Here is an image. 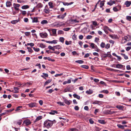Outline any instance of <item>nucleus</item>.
Instances as JSON below:
<instances>
[{
  "label": "nucleus",
  "instance_id": "774afa93",
  "mask_svg": "<svg viewBox=\"0 0 131 131\" xmlns=\"http://www.w3.org/2000/svg\"><path fill=\"white\" fill-rule=\"evenodd\" d=\"M22 14L23 15H25L27 14V12L25 11H22Z\"/></svg>",
  "mask_w": 131,
  "mask_h": 131
},
{
  "label": "nucleus",
  "instance_id": "393cba45",
  "mask_svg": "<svg viewBox=\"0 0 131 131\" xmlns=\"http://www.w3.org/2000/svg\"><path fill=\"white\" fill-rule=\"evenodd\" d=\"M53 47L55 48V49H59L62 48L61 46L59 45L54 46Z\"/></svg>",
  "mask_w": 131,
  "mask_h": 131
},
{
  "label": "nucleus",
  "instance_id": "72a5a7b5",
  "mask_svg": "<svg viewBox=\"0 0 131 131\" xmlns=\"http://www.w3.org/2000/svg\"><path fill=\"white\" fill-rule=\"evenodd\" d=\"M117 126L119 128H120L122 129H124V127L123 125H121L120 124H118L117 125Z\"/></svg>",
  "mask_w": 131,
  "mask_h": 131
},
{
  "label": "nucleus",
  "instance_id": "0eeeda50",
  "mask_svg": "<svg viewBox=\"0 0 131 131\" xmlns=\"http://www.w3.org/2000/svg\"><path fill=\"white\" fill-rule=\"evenodd\" d=\"M40 35L42 38H45L47 37L48 34L46 32L44 33H41L40 34Z\"/></svg>",
  "mask_w": 131,
  "mask_h": 131
},
{
  "label": "nucleus",
  "instance_id": "b1692460",
  "mask_svg": "<svg viewBox=\"0 0 131 131\" xmlns=\"http://www.w3.org/2000/svg\"><path fill=\"white\" fill-rule=\"evenodd\" d=\"M123 65L120 64H118L116 65V67L117 68L121 69L123 67Z\"/></svg>",
  "mask_w": 131,
  "mask_h": 131
},
{
  "label": "nucleus",
  "instance_id": "e2e57ef3",
  "mask_svg": "<svg viewBox=\"0 0 131 131\" xmlns=\"http://www.w3.org/2000/svg\"><path fill=\"white\" fill-rule=\"evenodd\" d=\"M22 123V121L21 120H19L17 122V123L19 125H20L21 124V123Z\"/></svg>",
  "mask_w": 131,
  "mask_h": 131
},
{
  "label": "nucleus",
  "instance_id": "7ed1b4c3",
  "mask_svg": "<svg viewBox=\"0 0 131 131\" xmlns=\"http://www.w3.org/2000/svg\"><path fill=\"white\" fill-rule=\"evenodd\" d=\"M32 84V83L29 82H27L26 83H25L24 84H19V85H20V86H19L20 87H23L24 86H29L30 85H31Z\"/></svg>",
  "mask_w": 131,
  "mask_h": 131
},
{
  "label": "nucleus",
  "instance_id": "ddd939ff",
  "mask_svg": "<svg viewBox=\"0 0 131 131\" xmlns=\"http://www.w3.org/2000/svg\"><path fill=\"white\" fill-rule=\"evenodd\" d=\"M49 113L51 115H54L55 114H57L58 113V112L56 110H52L51 112H49Z\"/></svg>",
  "mask_w": 131,
  "mask_h": 131
},
{
  "label": "nucleus",
  "instance_id": "c756f323",
  "mask_svg": "<svg viewBox=\"0 0 131 131\" xmlns=\"http://www.w3.org/2000/svg\"><path fill=\"white\" fill-rule=\"evenodd\" d=\"M52 80L50 79L48 80L47 81H46L44 85L45 86L47 85V84L50 83L51 82Z\"/></svg>",
  "mask_w": 131,
  "mask_h": 131
},
{
  "label": "nucleus",
  "instance_id": "de8ad7c7",
  "mask_svg": "<svg viewBox=\"0 0 131 131\" xmlns=\"http://www.w3.org/2000/svg\"><path fill=\"white\" fill-rule=\"evenodd\" d=\"M59 40L60 42L62 43H63L64 42V39L63 37H60L59 39Z\"/></svg>",
  "mask_w": 131,
  "mask_h": 131
},
{
  "label": "nucleus",
  "instance_id": "49530a36",
  "mask_svg": "<svg viewBox=\"0 0 131 131\" xmlns=\"http://www.w3.org/2000/svg\"><path fill=\"white\" fill-rule=\"evenodd\" d=\"M116 107L118 109L120 110L122 109L123 108V107L122 106L120 105H118Z\"/></svg>",
  "mask_w": 131,
  "mask_h": 131
},
{
  "label": "nucleus",
  "instance_id": "cd10ccee",
  "mask_svg": "<svg viewBox=\"0 0 131 131\" xmlns=\"http://www.w3.org/2000/svg\"><path fill=\"white\" fill-rule=\"evenodd\" d=\"M64 101L65 103L68 105H69L70 104V101H69L67 99H64Z\"/></svg>",
  "mask_w": 131,
  "mask_h": 131
},
{
  "label": "nucleus",
  "instance_id": "f257e3e1",
  "mask_svg": "<svg viewBox=\"0 0 131 131\" xmlns=\"http://www.w3.org/2000/svg\"><path fill=\"white\" fill-rule=\"evenodd\" d=\"M53 124V121L49 120L45 121L43 124V127L49 129L52 127Z\"/></svg>",
  "mask_w": 131,
  "mask_h": 131
},
{
  "label": "nucleus",
  "instance_id": "6e6552de",
  "mask_svg": "<svg viewBox=\"0 0 131 131\" xmlns=\"http://www.w3.org/2000/svg\"><path fill=\"white\" fill-rule=\"evenodd\" d=\"M65 24L62 22H60L58 24H56L54 25V26L57 27H60L64 25Z\"/></svg>",
  "mask_w": 131,
  "mask_h": 131
},
{
  "label": "nucleus",
  "instance_id": "338daca9",
  "mask_svg": "<svg viewBox=\"0 0 131 131\" xmlns=\"http://www.w3.org/2000/svg\"><path fill=\"white\" fill-rule=\"evenodd\" d=\"M70 131H78V130L75 128H71L70 129Z\"/></svg>",
  "mask_w": 131,
  "mask_h": 131
},
{
  "label": "nucleus",
  "instance_id": "4c0bfd02",
  "mask_svg": "<svg viewBox=\"0 0 131 131\" xmlns=\"http://www.w3.org/2000/svg\"><path fill=\"white\" fill-rule=\"evenodd\" d=\"M73 3V2H70V3H63L64 5H71Z\"/></svg>",
  "mask_w": 131,
  "mask_h": 131
},
{
  "label": "nucleus",
  "instance_id": "ea45409f",
  "mask_svg": "<svg viewBox=\"0 0 131 131\" xmlns=\"http://www.w3.org/2000/svg\"><path fill=\"white\" fill-rule=\"evenodd\" d=\"M42 6L43 5L41 3L38 4L37 6V7L38 8H41L42 7Z\"/></svg>",
  "mask_w": 131,
  "mask_h": 131
},
{
  "label": "nucleus",
  "instance_id": "a19ab883",
  "mask_svg": "<svg viewBox=\"0 0 131 131\" xmlns=\"http://www.w3.org/2000/svg\"><path fill=\"white\" fill-rule=\"evenodd\" d=\"M100 92L105 93L106 94H107L108 93V91L107 90H104Z\"/></svg>",
  "mask_w": 131,
  "mask_h": 131
},
{
  "label": "nucleus",
  "instance_id": "37998d69",
  "mask_svg": "<svg viewBox=\"0 0 131 131\" xmlns=\"http://www.w3.org/2000/svg\"><path fill=\"white\" fill-rule=\"evenodd\" d=\"M48 4L50 6V8H52L53 7V5L52 3L51 2H49L48 3Z\"/></svg>",
  "mask_w": 131,
  "mask_h": 131
},
{
  "label": "nucleus",
  "instance_id": "a18cd8bd",
  "mask_svg": "<svg viewBox=\"0 0 131 131\" xmlns=\"http://www.w3.org/2000/svg\"><path fill=\"white\" fill-rule=\"evenodd\" d=\"M58 34L59 35L63 34H64V32L62 30H59L58 31Z\"/></svg>",
  "mask_w": 131,
  "mask_h": 131
},
{
  "label": "nucleus",
  "instance_id": "3c124183",
  "mask_svg": "<svg viewBox=\"0 0 131 131\" xmlns=\"http://www.w3.org/2000/svg\"><path fill=\"white\" fill-rule=\"evenodd\" d=\"M34 50L36 52H38L39 51L40 49L39 48H36L35 47L33 48Z\"/></svg>",
  "mask_w": 131,
  "mask_h": 131
},
{
  "label": "nucleus",
  "instance_id": "f704fd0d",
  "mask_svg": "<svg viewBox=\"0 0 131 131\" xmlns=\"http://www.w3.org/2000/svg\"><path fill=\"white\" fill-rule=\"evenodd\" d=\"M73 96L74 98H76L78 99H79L80 98V96L76 94H73Z\"/></svg>",
  "mask_w": 131,
  "mask_h": 131
},
{
  "label": "nucleus",
  "instance_id": "a878e982",
  "mask_svg": "<svg viewBox=\"0 0 131 131\" xmlns=\"http://www.w3.org/2000/svg\"><path fill=\"white\" fill-rule=\"evenodd\" d=\"M29 6L28 5H25L22 6L21 8L23 9H26L29 8Z\"/></svg>",
  "mask_w": 131,
  "mask_h": 131
},
{
  "label": "nucleus",
  "instance_id": "f8f14e48",
  "mask_svg": "<svg viewBox=\"0 0 131 131\" xmlns=\"http://www.w3.org/2000/svg\"><path fill=\"white\" fill-rule=\"evenodd\" d=\"M66 13H65L61 15H58L57 16V18H61L62 19H63L66 15Z\"/></svg>",
  "mask_w": 131,
  "mask_h": 131
},
{
  "label": "nucleus",
  "instance_id": "aec40b11",
  "mask_svg": "<svg viewBox=\"0 0 131 131\" xmlns=\"http://www.w3.org/2000/svg\"><path fill=\"white\" fill-rule=\"evenodd\" d=\"M98 122L100 123L103 124H104L106 123L105 121L103 119L99 120H98Z\"/></svg>",
  "mask_w": 131,
  "mask_h": 131
},
{
  "label": "nucleus",
  "instance_id": "c9c22d12",
  "mask_svg": "<svg viewBox=\"0 0 131 131\" xmlns=\"http://www.w3.org/2000/svg\"><path fill=\"white\" fill-rule=\"evenodd\" d=\"M51 30L52 31L54 35H55L56 34V29H51Z\"/></svg>",
  "mask_w": 131,
  "mask_h": 131
},
{
  "label": "nucleus",
  "instance_id": "1a4fd4ad",
  "mask_svg": "<svg viewBox=\"0 0 131 131\" xmlns=\"http://www.w3.org/2000/svg\"><path fill=\"white\" fill-rule=\"evenodd\" d=\"M13 6L15 10H18L19 9V7H20V5L18 4L14 3L13 4Z\"/></svg>",
  "mask_w": 131,
  "mask_h": 131
},
{
  "label": "nucleus",
  "instance_id": "864d4df0",
  "mask_svg": "<svg viewBox=\"0 0 131 131\" xmlns=\"http://www.w3.org/2000/svg\"><path fill=\"white\" fill-rule=\"evenodd\" d=\"M89 122L90 124H93L94 123V122L93 120L91 119H90L89 120Z\"/></svg>",
  "mask_w": 131,
  "mask_h": 131
},
{
  "label": "nucleus",
  "instance_id": "c85d7f7f",
  "mask_svg": "<svg viewBox=\"0 0 131 131\" xmlns=\"http://www.w3.org/2000/svg\"><path fill=\"white\" fill-rule=\"evenodd\" d=\"M105 2V1H103L101 2L100 3V8H102L103 6H104Z\"/></svg>",
  "mask_w": 131,
  "mask_h": 131
},
{
  "label": "nucleus",
  "instance_id": "7c9ffc66",
  "mask_svg": "<svg viewBox=\"0 0 131 131\" xmlns=\"http://www.w3.org/2000/svg\"><path fill=\"white\" fill-rule=\"evenodd\" d=\"M38 21V18L37 17H34L32 20V22L33 23H37Z\"/></svg>",
  "mask_w": 131,
  "mask_h": 131
},
{
  "label": "nucleus",
  "instance_id": "2eb2a0df",
  "mask_svg": "<svg viewBox=\"0 0 131 131\" xmlns=\"http://www.w3.org/2000/svg\"><path fill=\"white\" fill-rule=\"evenodd\" d=\"M42 118V117L41 116H40L37 117L35 120L34 121V123H36L39 121Z\"/></svg>",
  "mask_w": 131,
  "mask_h": 131
},
{
  "label": "nucleus",
  "instance_id": "bb28decb",
  "mask_svg": "<svg viewBox=\"0 0 131 131\" xmlns=\"http://www.w3.org/2000/svg\"><path fill=\"white\" fill-rule=\"evenodd\" d=\"M93 92V91L92 90L89 89V90L87 91H86V93L89 94H92Z\"/></svg>",
  "mask_w": 131,
  "mask_h": 131
},
{
  "label": "nucleus",
  "instance_id": "0e129e2a",
  "mask_svg": "<svg viewBox=\"0 0 131 131\" xmlns=\"http://www.w3.org/2000/svg\"><path fill=\"white\" fill-rule=\"evenodd\" d=\"M118 10H120L121 9V6L120 5H118L116 6Z\"/></svg>",
  "mask_w": 131,
  "mask_h": 131
},
{
  "label": "nucleus",
  "instance_id": "8fccbe9b",
  "mask_svg": "<svg viewBox=\"0 0 131 131\" xmlns=\"http://www.w3.org/2000/svg\"><path fill=\"white\" fill-rule=\"evenodd\" d=\"M89 68V67L88 66L85 65H82V68L87 69H88Z\"/></svg>",
  "mask_w": 131,
  "mask_h": 131
},
{
  "label": "nucleus",
  "instance_id": "052dcab7",
  "mask_svg": "<svg viewBox=\"0 0 131 131\" xmlns=\"http://www.w3.org/2000/svg\"><path fill=\"white\" fill-rule=\"evenodd\" d=\"M113 10L115 12L118 11L116 7H114L113 8Z\"/></svg>",
  "mask_w": 131,
  "mask_h": 131
},
{
  "label": "nucleus",
  "instance_id": "13d9d810",
  "mask_svg": "<svg viewBox=\"0 0 131 131\" xmlns=\"http://www.w3.org/2000/svg\"><path fill=\"white\" fill-rule=\"evenodd\" d=\"M14 108H13L12 109H11L9 110H6L7 112L8 113V112H11L12 111H13L14 110Z\"/></svg>",
  "mask_w": 131,
  "mask_h": 131
},
{
  "label": "nucleus",
  "instance_id": "f3484780",
  "mask_svg": "<svg viewBox=\"0 0 131 131\" xmlns=\"http://www.w3.org/2000/svg\"><path fill=\"white\" fill-rule=\"evenodd\" d=\"M57 40H54L52 41H48L47 42V43H54L56 44L57 43Z\"/></svg>",
  "mask_w": 131,
  "mask_h": 131
},
{
  "label": "nucleus",
  "instance_id": "c03bdc74",
  "mask_svg": "<svg viewBox=\"0 0 131 131\" xmlns=\"http://www.w3.org/2000/svg\"><path fill=\"white\" fill-rule=\"evenodd\" d=\"M126 19L129 21H131V16H126Z\"/></svg>",
  "mask_w": 131,
  "mask_h": 131
},
{
  "label": "nucleus",
  "instance_id": "f03ea898",
  "mask_svg": "<svg viewBox=\"0 0 131 131\" xmlns=\"http://www.w3.org/2000/svg\"><path fill=\"white\" fill-rule=\"evenodd\" d=\"M82 26L84 27L83 28V30H84V33H86L87 32V29H88V27H89V25H88L86 23H82Z\"/></svg>",
  "mask_w": 131,
  "mask_h": 131
},
{
  "label": "nucleus",
  "instance_id": "4468645a",
  "mask_svg": "<svg viewBox=\"0 0 131 131\" xmlns=\"http://www.w3.org/2000/svg\"><path fill=\"white\" fill-rule=\"evenodd\" d=\"M44 11L45 13L47 14H48L50 12L49 9L46 6H45V8L44 9Z\"/></svg>",
  "mask_w": 131,
  "mask_h": 131
},
{
  "label": "nucleus",
  "instance_id": "9b49d317",
  "mask_svg": "<svg viewBox=\"0 0 131 131\" xmlns=\"http://www.w3.org/2000/svg\"><path fill=\"white\" fill-rule=\"evenodd\" d=\"M109 36L112 39H118V38L116 35H109Z\"/></svg>",
  "mask_w": 131,
  "mask_h": 131
},
{
  "label": "nucleus",
  "instance_id": "2f4dec72",
  "mask_svg": "<svg viewBox=\"0 0 131 131\" xmlns=\"http://www.w3.org/2000/svg\"><path fill=\"white\" fill-rule=\"evenodd\" d=\"M90 46L93 48L94 49L95 48V47H97V46L95 45V44L93 43H90Z\"/></svg>",
  "mask_w": 131,
  "mask_h": 131
},
{
  "label": "nucleus",
  "instance_id": "473e14b6",
  "mask_svg": "<svg viewBox=\"0 0 131 131\" xmlns=\"http://www.w3.org/2000/svg\"><path fill=\"white\" fill-rule=\"evenodd\" d=\"M19 21V20H16L12 21L11 23L13 24H15L18 23Z\"/></svg>",
  "mask_w": 131,
  "mask_h": 131
},
{
  "label": "nucleus",
  "instance_id": "5fc2aeb1",
  "mask_svg": "<svg viewBox=\"0 0 131 131\" xmlns=\"http://www.w3.org/2000/svg\"><path fill=\"white\" fill-rule=\"evenodd\" d=\"M30 32H26L25 34V35L27 36H28L30 35Z\"/></svg>",
  "mask_w": 131,
  "mask_h": 131
},
{
  "label": "nucleus",
  "instance_id": "6ab92c4d",
  "mask_svg": "<svg viewBox=\"0 0 131 131\" xmlns=\"http://www.w3.org/2000/svg\"><path fill=\"white\" fill-rule=\"evenodd\" d=\"M48 21L46 20H42L41 22V24L42 25H45L48 24Z\"/></svg>",
  "mask_w": 131,
  "mask_h": 131
},
{
  "label": "nucleus",
  "instance_id": "e433bc0d",
  "mask_svg": "<svg viewBox=\"0 0 131 131\" xmlns=\"http://www.w3.org/2000/svg\"><path fill=\"white\" fill-rule=\"evenodd\" d=\"M57 103L60 106H64L65 105L64 103L63 102H57Z\"/></svg>",
  "mask_w": 131,
  "mask_h": 131
},
{
  "label": "nucleus",
  "instance_id": "412c9836",
  "mask_svg": "<svg viewBox=\"0 0 131 131\" xmlns=\"http://www.w3.org/2000/svg\"><path fill=\"white\" fill-rule=\"evenodd\" d=\"M115 1H113L112 0H110L109 2H108L107 3V4L110 5H112L113 4H115Z\"/></svg>",
  "mask_w": 131,
  "mask_h": 131
},
{
  "label": "nucleus",
  "instance_id": "423d86ee",
  "mask_svg": "<svg viewBox=\"0 0 131 131\" xmlns=\"http://www.w3.org/2000/svg\"><path fill=\"white\" fill-rule=\"evenodd\" d=\"M23 123L24 124H25L26 125H28L31 124V122L29 119H27L24 121Z\"/></svg>",
  "mask_w": 131,
  "mask_h": 131
},
{
  "label": "nucleus",
  "instance_id": "6e6d98bb",
  "mask_svg": "<svg viewBox=\"0 0 131 131\" xmlns=\"http://www.w3.org/2000/svg\"><path fill=\"white\" fill-rule=\"evenodd\" d=\"M7 114V112L6 111H5V112L2 113H1V114H0V116H2L3 115H6V114Z\"/></svg>",
  "mask_w": 131,
  "mask_h": 131
},
{
  "label": "nucleus",
  "instance_id": "5701e85b",
  "mask_svg": "<svg viewBox=\"0 0 131 131\" xmlns=\"http://www.w3.org/2000/svg\"><path fill=\"white\" fill-rule=\"evenodd\" d=\"M19 89L17 87H15L14 88V90L15 91L13 92L14 93H18L19 92V91L18 90Z\"/></svg>",
  "mask_w": 131,
  "mask_h": 131
},
{
  "label": "nucleus",
  "instance_id": "bf43d9fd",
  "mask_svg": "<svg viewBox=\"0 0 131 131\" xmlns=\"http://www.w3.org/2000/svg\"><path fill=\"white\" fill-rule=\"evenodd\" d=\"M110 45L109 44H107L106 46H105V48L108 49L110 48Z\"/></svg>",
  "mask_w": 131,
  "mask_h": 131
},
{
  "label": "nucleus",
  "instance_id": "39448f33",
  "mask_svg": "<svg viewBox=\"0 0 131 131\" xmlns=\"http://www.w3.org/2000/svg\"><path fill=\"white\" fill-rule=\"evenodd\" d=\"M129 40V39L128 37L127 36H125L122 39V43H124L127 41Z\"/></svg>",
  "mask_w": 131,
  "mask_h": 131
},
{
  "label": "nucleus",
  "instance_id": "dca6fc26",
  "mask_svg": "<svg viewBox=\"0 0 131 131\" xmlns=\"http://www.w3.org/2000/svg\"><path fill=\"white\" fill-rule=\"evenodd\" d=\"M124 4L125 5H126L127 7H129L131 4V2L129 1H126Z\"/></svg>",
  "mask_w": 131,
  "mask_h": 131
},
{
  "label": "nucleus",
  "instance_id": "4be33fe9",
  "mask_svg": "<svg viewBox=\"0 0 131 131\" xmlns=\"http://www.w3.org/2000/svg\"><path fill=\"white\" fill-rule=\"evenodd\" d=\"M6 5L7 7H10L12 5L11 3L9 1H7L6 3Z\"/></svg>",
  "mask_w": 131,
  "mask_h": 131
},
{
  "label": "nucleus",
  "instance_id": "69168bd1",
  "mask_svg": "<svg viewBox=\"0 0 131 131\" xmlns=\"http://www.w3.org/2000/svg\"><path fill=\"white\" fill-rule=\"evenodd\" d=\"M72 38L74 40H75L76 39V36L75 35H74L72 36Z\"/></svg>",
  "mask_w": 131,
  "mask_h": 131
},
{
  "label": "nucleus",
  "instance_id": "9d476101",
  "mask_svg": "<svg viewBox=\"0 0 131 131\" xmlns=\"http://www.w3.org/2000/svg\"><path fill=\"white\" fill-rule=\"evenodd\" d=\"M109 27L106 26H105L103 27V28L104 30L105 31V32L106 34L108 33V32L107 30H108Z\"/></svg>",
  "mask_w": 131,
  "mask_h": 131
},
{
  "label": "nucleus",
  "instance_id": "680f3d73",
  "mask_svg": "<svg viewBox=\"0 0 131 131\" xmlns=\"http://www.w3.org/2000/svg\"><path fill=\"white\" fill-rule=\"evenodd\" d=\"M69 90L68 89L66 88L64 90L63 92H69Z\"/></svg>",
  "mask_w": 131,
  "mask_h": 131
},
{
  "label": "nucleus",
  "instance_id": "09e8293b",
  "mask_svg": "<svg viewBox=\"0 0 131 131\" xmlns=\"http://www.w3.org/2000/svg\"><path fill=\"white\" fill-rule=\"evenodd\" d=\"M71 41H66L65 42V44L67 45L71 44Z\"/></svg>",
  "mask_w": 131,
  "mask_h": 131
},
{
  "label": "nucleus",
  "instance_id": "20e7f679",
  "mask_svg": "<svg viewBox=\"0 0 131 131\" xmlns=\"http://www.w3.org/2000/svg\"><path fill=\"white\" fill-rule=\"evenodd\" d=\"M27 105L29 107L32 108L36 106H37V104L36 103H31L27 104Z\"/></svg>",
  "mask_w": 131,
  "mask_h": 131
},
{
  "label": "nucleus",
  "instance_id": "603ef678",
  "mask_svg": "<svg viewBox=\"0 0 131 131\" xmlns=\"http://www.w3.org/2000/svg\"><path fill=\"white\" fill-rule=\"evenodd\" d=\"M27 49L28 50V51L29 52H30L31 53L33 51L31 48H30L29 47H27Z\"/></svg>",
  "mask_w": 131,
  "mask_h": 131
},
{
  "label": "nucleus",
  "instance_id": "4d7b16f0",
  "mask_svg": "<svg viewBox=\"0 0 131 131\" xmlns=\"http://www.w3.org/2000/svg\"><path fill=\"white\" fill-rule=\"evenodd\" d=\"M39 47L42 48H44L45 47V46L43 43L40 44Z\"/></svg>",
  "mask_w": 131,
  "mask_h": 131
},
{
  "label": "nucleus",
  "instance_id": "a211bd4d",
  "mask_svg": "<svg viewBox=\"0 0 131 131\" xmlns=\"http://www.w3.org/2000/svg\"><path fill=\"white\" fill-rule=\"evenodd\" d=\"M102 102L101 101H95L93 102L92 103L93 104H98L99 105H100L101 104H102Z\"/></svg>",
  "mask_w": 131,
  "mask_h": 131
},
{
  "label": "nucleus",
  "instance_id": "58836bf2",
  "mask_svg": "<svg viewBox=\"0 0 131 131\" xmlns=\"http://www.w3.org/2000/svg\"><path fill=\"white\" fill-rule=\"evenodd\" d=\"M121 54L124 57L125 59H127L128 58V56H126L125 54L121 53Z\"/></svg>",
  "mask_w": 131,
  "mask_h": 131
},
{
  "label": "nucleus",
  "instance_id": "79ce46f5",
  "mask_svg": "<svg viewBox=\"0 0 131 131\" xmlns=\"http://www.w3.org/2000/svg\"><path fill=\"white\" fill-rule=\"evenodd\" d=\"M105 46V44L104 43L102 42L101 43L100 45V46L102 48H104Z\"/></svg>",
  "mask_w": 131,
  "mask_h": 131
}]
</instances>
